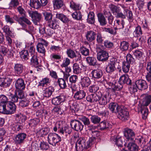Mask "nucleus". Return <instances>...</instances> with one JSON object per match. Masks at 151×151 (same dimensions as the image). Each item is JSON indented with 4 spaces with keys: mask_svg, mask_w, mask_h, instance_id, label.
<instances>
[{
    "mask_svg": "<svg viewBox=\"0 0 151 151\" xmlns=\"http://www.w3.org/2000/svg\"><path fill=\"white\" fill-rule=\"evenodd\" d=\"M118 29L116 27H114V29L111 28H105V31L109 32V33L115 35L117 34L116 30Z\"/></svg>",
    "mask_w": 151,
    "mask_h": 151,
    "instance_id": "nucleus-58",
    "label": "nucleus"
},
{
    "mask_svg": "<svg viewBox=\"0 0 151 151\" xmlns=\"http://www.w3.org/2000/svg\"><path fill=\"white\" fill-rule=\"evenodd\" d=\"M56 16V18L60 19L64 23H67L69 21L66 16L62 14L57 13Z\"/></svg>",
    "mask_w": 151,
    "mask_h": 151,
    "instance_id": "nucleus-38",
    "label": "nucleus"
},
{
    "mask_svg": "<svg viewBox=\"0 0 151 151\" xmlns=\"http://www.w3.org/2000/svg\"><path fill=\"white\" fill-rule=\"evenodd\" d=\"M141 114H142V118L143 119H146L148 114V110L146 106L142 107L140 110Z\"/></svg>",
    "mask_w": 151,
    "mask_h": 151,
    "instance_id": "nucleus-53",
    "label": "nucleus"
},
{
    "mask_svg": "<svg viewBox=\"0 0 151 151\" xmlns=\"http://www.w3.org/2000/svg\"><path fill=\"white\" fill-rule=\"evenodd\" d=\"M70 7L74 10L77 11L81 9L82 6L78 3L72 1L70 2Z\"/></svg>",
    "mask_w": 151,
    "mask_h": 151,
    "instance_id": "nucleus-43",
    "label": "nucleus"
},
{
    "mask_svg": "<svg viewBox=\"0 0 151 151\" xmlns=\"http://www.w3.org/2000/svg\"><path fill=\"white\" fill-rule=\"evenodd\" d=\"M57 82L61 89H65L67 88V86L66 81L64 79L59 78Z\"/></svg>",
    "mask_w": 151,
    "mask_h": 151,
    "instance_id": "nucleus-41",
    "label": "nucleus"
},
{
    "mask_svg": "<svg viewBox=\"0 0 151 151\" xmlns=\"http://www.w3.org/2000/svg\"><path fill=\"white\" fill-rule=\"evenodd\" d=\"M70 109L72 113H76L79 110L78 106L77 104L73 102L70 105Z\"/></svg>",
    "mask_w": 151,
    "mask_h": 151,
    "instance_id": "nucleus-54",
    "label": "nucleus"
},
{
    "mask_svg": "<svg viewBox=\"0 0 151 151\" xmlns=\"http://www.w3.org/2000/svg\"><path fill=\"white\" fill-rule=\"evenodd\" d=\"M30 102H33V101L28 98H24L19 101V106L22 107H26L28 106Z\"/></svg>",
    "mask_w": 151,
    "mask_h": 151,
    "instance_id": "nucleus-29",
    "label": "nucleus"
},
{
    "mask_svg": "<svg viewBox=\"0 0 151 151\" xmlns=\"http://www.w3.org/2000/svg\"><path fill=\"white\" fill-rule=\"evenodd\" d=\"M47 25L49 27L53 29H58L59 27L57 21L53 19L47 22Z\"/></svg>",
    "mask_w": 151,
    "mask_h": 151,
    "instance_id": "nucleus-28",
    "label": "nucleus"
},
{
    "mask_svg": "<svg viewBox=\"0 0 151 151\" xmlns=\"http://www.w3.org/2000/svg\"><path fill=\"white\" fill-rule=\"evenodd\" d=\"M80 51L81 54L84 56H87L89 55V50L84 46H81L80 47Z\"/></svg>",
    "mask_w": 151,
    "mask_h": 151,
    "instance_id": "nucleus-59",
    "label": "nucleus"
},
{
    "mask_svg": "<svg viewBox=\"0 0 151 151\" xmlns=\"http://www.w3.org/2000/svg\"><path fill=\"white\" fill-rule=\"evenodd\" d=\"M124 136L128 141H132L135 138V134L132 129L126 128L124 130Z\"/></svg>",
    "mask_w": 151,
    "mask_h": 151,
    "instance_id": "nucleus-13",
    "label": "nucleus"
},
{
    "mask_svg": "<svg viewBox=\"0 0 151 151\" xmlns=\"http://www.w3.org/2000/svg\"><path fill=\"white\" fill-rule=\"evenodd\" d=\"M16 109V106L13 102L9 101L6 103L7 114H12L14 113Z\"/></svg>",
    "mask_w": 151,
    "mask_h": 151,
    "instance_id": "nucleus-14",
    "label": "nucleus"
},
{
    "mask_svg": "<svg viewBox=\"0 0 151 151\" xmlns=\"http://www.w3.org/2000/svg\"><path fill=\"white\" fill-rule=\"evenodd\" d=\"M129 46L128 42L123 41L120 42V48L122 51H126L128 49Z\"/></svg>",
    "mask_w": 151,
    "mask_h": 151,
    "instance_id": "nucleus-40",
    "label": "nucleus"
},
{
    "mask_svg": "<svg viewBox=\"0 0 151 151\" xmlns=\"http://www.w3.org/2000/svg\"><path fill=\"white\" fill-rule=\"evenodd\" d=\"M151 103V94L146 93L143 99L142 104L144 106H148Z\"/></svg>",
    "mask_w": 151,
    "mask_h": 151,
    "instance_id": "nucleus-34",
    "label": "nucleus"
},
{
    "mask_svg": "<svg viewBox=\"0 0 151 151\" xmlns=\"http://www.w3.org/2000/svg\"><path fill=\"white\" fill-rule=\"evenodd\" d=\"M135 59L130 54H128L126 56V61L128 63L130 64H133L135 61Z\"/></svg>",
    "mask_w": 151,
    "mask_h": 151,
    "instance_id": "nucleus-63",
    "label": "nucleus"
},
{
    "mask_svg": "<svg viewBox=\"0 0 151 151\" xmlns=\"http://www.w3.org/2000/svg\"><path fill=\"white\" fill-rule=\"evenodd\" d=\"M119 82L123 85L126 83L127 84H130L132 83V81L129 78L128 75H123L120 77Z\"/></svg>",
    "mask_w": 151,
    "mask_h": 151,
    "instance_id": "nucleus-21",
    "label": "nucleus"
},
{
    "mask_svg": "<svg viewBox=\"0 0 151 151\" xmlns=\"http://www.w3.org/2000/svg\"><path fill=\"white\" fill-rule=\"evenodd\" d=\"M37 50L38 52L41 53L44 55H45L46 52V50L42 44L38 43L37 45Z\"/></svg>",
    "mask_w": 151,
    "mask_h": 151,
    "instance_id": "nucleus-49",
    "label": "nucleus"
},
{
    "mask_svg": "<svg viewBox=\"0 0 151 151\" xmlns=\"http://www.w3.org/2000/svg\"><path fill=\"white\" fill-rule=\"evenodd\" d=\"M85 138H81L78 140L76 143L75 147L76 151H82L86 149V145Z\"/></svg>",
    "mask_w": 151,
    "mask_h": 151,
    "instance_id": "nucleus-7",
    "label": "nucleus"
},
{
    "mask_svg": "<svg viewBox=\"0 0 151 151\" xmlns=\"http://www.w3.org/2000/svg\"><path fill=\"white\" fill-rule=\"evenodd\" d=\"M109 57V53L106 50H101L97 53V59L99 61H106L108 60Z\"/></svg>",
    "mask_w": 151,
    "mask_h": 151,
    "instance_id": "nucleus-9",
    "label": "nucleus"
},
{
    "mask_svg": "<svg viewBox=\"0 0 151 151\" xmlns=\"http://www.w3.org/2000/svg\"><path fill=\"white\" fill-rule=\"evenodd\" d=\"M71 129L77 131H81L82 130L84 126L80 121L74 119L71 120L70 122Z\"/></svg>",
    "mask_w": 151,
    "mask_h": 151,
    "instance_id": "nucleus-6",
    "label": "nucleus"
},
{
    "mask_svg": "<svg viewBox=\"0 0 151 151\" xmlns=\"http://www.w3.org/2000/svg\"><path fill=\"white\" fill-rule=\"evenodd\" d=\"M25 66L22 64L17 63L14 64V70L15 73L20 76L24 70Z\"/></svg>",
    "mask_w": 151,
    "mask_h": 151,
    "instance_id": "nucleus-17",
    "label": "nucleus"
},
{
    "mask_svg": "<svg viewBox=\"0 0 151 151\" xmlns=\"http://www.w3.org/2000/svg\"><path fill=\"white\" fill-rule=\"evenodd\" d=\"M96 33L94 31L89 30L87 31L86 34V37L87 40L91 42L96 39Z\"/></svg>",
    "mask_w": 151,
    "mask_h": 151,
    "instance_id": "nucleus-19",
    "label": "nucleus"
},
{
    "mask_svg": "<svg viewBox=\"0 0 151 151\" xmlns=\"http://www.w3.org/2000/svg\"><path fill=\"white\" fill-rule=\"evenodd\" d=\"M97 16L98 21L101 26H104L107 24V21L102 14L99 13L98 14Z\"/></svg>",
    "mask_w": 151,
    "mask_h": 151,
    "instance_id": "nucleus-35",
    "label": "nucleus"
},
{
    "mask_svg": "<svg viewBox=\"0 0 151 151\" xmlns=\"http://www.w3.org/2000/svg\"><path fill=\"white\" fill-rule=\"evenodd\" d=\"M92 78L94 80H96L101 78L103 75V72L100 69L93 70L91 72Z\"/></svg>",
    "mask_w": 151,
    "mask_h": 151,
    "instance_id": "nucleus-20",
    "label": "nucleus"
},
{
    "mask_svg": "<svg viewBox=\"0 0 151 151\" xmlns=\"http://www.w3.org/2000/svg\"><path fill=\"white\" fill-rule=\"evenodd\" d=\"M27 136L26 134L24 133H20L16 135L14 139L15 143L18 145L23 143Z\"/></svg>",
    "mask_w": 151,
    "mask_h": 151,
    "instance_id": "nucleus-8",
    "label": "nucleus"
},
{
    "mask_svg": "<svg viewBox=\"0 0 151 151\" xmlns=\"http://www.w3.org/2000/svg\"><path fill=\"white\" fill-rule=\"evenodd\" d=\"M109 7L113 14L116 18H124L125 17L123 13L121 11L119 7L113 4H110Z\"/></svg>",
    "mask_w": 151,
    "mask_h": 151,
    "instance_id": "nucleus-3",
    "label": "nucleus"
},
{
    "mask_svg": "<svg viewBox=\"0 0 151 151\" xmlns=\"http://www.w3.org/2000/svg\"><path fill=\"white\" fill-rule=\"evenodd\" d=\"M48 3V0H30V6L36 9L45 6Z\"/></svg>",
    "mask_w": 151,
    "mask_h": 151,
    "instance_id": "nucleus-1",
    "label": "nucleus"
},
{
    "mask_svg": "<svg viewBox=\"0 0 151 151\" xmlns=\"http://www.w3.org/2000/svg\"><path fill=\"white\" fill-rule=\"evenodd\" d=\"M66 99V97L65 96L61 94L53 98L52 100V103L55 105H58L65 102Z\"/></svg>",
    "mask_w": 151,
    "mask_h": 151,
    "instance_id": "nucleus-12",
    "label": "nucleus"
},
{
    "mask_svg": "<svg viewBox=\"0 0 151 151\" xmlns=\"http://www.w3.org/2000/svg\"><path fill=\"white\" fill-rule=\"evenodd\" d=\"M39 119L35 118L30 119L28 122V124L31 127H34L36 126L39 122Z\"/></svg>",
    "mask_w": 151,
    "mask_h": 151,
    "instance_id": "nucleus-52",
    "label": "nucleus"
},
{
    "mask_svg": "<svg viewBox=\"0 0 151 151\" xmlns=\"http://www.w3.org/2000/svg\"><path fill=\"white\" fill-rule=\"evenodd\" d=\"M43 14L45 17V19L47 21V22L53 19V16L51 13L45 12L43 13Z\"/></svg>",
    "mask_w": 151,
    "mask_h": 151,
    "instance_id": "nucleus-64",
    "label": "nucleus"
},
{
    "mask_svg": "<svg viewBox=\"0 0 151 151\" xmlns=\"http://www.w3.org/2000/svg\"><path fill=\"white\" fill-rule=\"evenodd\" d=\"M86 100L91 103L97 102L99 99V96L96 94H92L86 97Z\"/></svg>",
    "mask_w": 151,
    "mask_h": 151,
    "instance_id": "nucleus-26",
    "label": "nucleus"
},
{
    "mask_svg": "<svg viewBox=\"0 0 151 151\" xmlns=\"http://www.w3.org/2000/svg\"><path fill=\"white\" fill-rule=\"evenodd\" d=\"M135 85L139 90H144L147 89L148 85L146 81L144 80L139 79L136 81Z\"/></svg>",
    "mask_w": 151,
    "mask_h": 151,
    "instance_id": "nucleus-16",
    "label": "nucleus"
},
{
    "mask_svg": "<svg viewBox=\"0 0 151 151\" xmlns=\"http://www.w3.org/2000/svg\"><path fill=\"white\" fill-rule=\"evenodd\" d=\"M114 22V24L116 26L115 27L119 29L124 28L125 22L123 19H122L121 21L119 19H116Z\"/></svg>",
    "mask_w": 151,
    "mask_h": 151,
    "instance_id": "nucleus-37",
    "label": "nucleus"
},
{
    "mask_svg": "<svg viewBox=\"0 0 151 151\" xmlns=\"http://www.w3.org/2000/svg\"><path fill=\"white\" fill-rule=\"evenodd\" d=\"M73 18L77 20H81L82 19V15L80 11H76L72 14Z\"/></svg>",
    "mask_w": 151,
    "mask_h": 151,
    "instance_id": "nucleus-45",
    "label": "nucleus"
},
{
    "mask_svg": "<svg viewBox=\"0 0 151 151\" xmlns=\"http://www.w3.org/2000/svg\"><path fill=\"white\" fill-rule=\"evenodd\" d=\"M12 79L9 77L0 78V86L3 88L9 87L11 84Z\"/></svg>",
    "mask_w": 151,
    "mask_h": 151,
    "instance_id": "nucleus-15",
    "label": "nucleus"
},
{
    "mask_svg": "<svg viewBox=\"0 0 151 151\" xmlns=\"http://www.w3.org/2000/svg\"><path fill=\"white\" fill-rule=\"evenodd\" d=\"M15 17L17 18V19L18 18L16 15L14 16L13 18L11 17L9 15H6L5 16V19L7 23H9L11 25L14 22V21L13 18Z\"/></svg>",
    "mask_w": 151,
    "mask_h": 151,
    "instance_id": "nucleus-51",
    "label": "nucleus"
},
{
    "mask_svg": "<svg viewBox=\"0 0 151 151\" xmlns=\"http://www.w3.org/2000/svg\"><path fill=\"white\" fill-rule=\"evenodd\" d=\"M23 128L22 124L20 122H17L12 125V129L16 132L20 131L22 130Z\"/></svg>",
    "mask_w": 151,
    "mask_h": 151,
    "instance_id": "nucleus-36",
    "label": "nucleus"
},
{
    "mask_svg": "<svg viewBox=\"0 0 151 151\" xmlns=\"http://www.w3.org/2000/svg\"><path fill=\"white\" fill-rule=\"evenodd\" d=\"M37 94L34 88H28L27 91V96L28 97L29 96L32 97V99L33 100V98L35 99V96Z\"/></svg>",
    "mask_w": 151,
    "mask_h": 151,
    "instance_id": "nucleus-56",
    "label": "nucleus"
},
{
    "mask_svg": "<svg viewBox=\"0 0 151 151\" xmlns=\"http://www.w3.org/2000/svg\"><path fill=\"white\" fill-rule=\"evenodd\" d=\"M14 82L15 90L25 89L26 84L23 79L19 78L15 80Z\"/></svg>",
    "mask_w": 151,
    "mask_h": 151,
    "instance_id": "nucleus-11",
    "label": "nucleus"
},
{
    "mask_svg": "<svg viewBox=\"0 0 151 151\" xmlns=\"http://www.w3.org/2000/svg\"><path fill=\"white\" fill-rule=\"evenodd\" d=\"M53 5L55 8L59 9L63 5V1L62 0H55Z\"/></svg>",
    "mask_w": 151,
    "mask_h": 151,
    "instance_id": "nucleus-60",
    "label": "nucleus"
},
{
    "mask_svg": "<svg viewBox=\"0 0 151 151\" xmlns=\"http://www.w3.org/2000/svg\"><path fill=\"white\" fill-rule=\"evenodd\" d=\"M127 147L129 151H138V147L134 142H130L127 145Z\"/></svg>",
    "mask_w": 151,
    "mask_h": 151,
    "instance_id": "nucleus-39",
    "label": "nucleus"
},
{
    "mask_svg": "<svg viewBox=\"0 0 151 151\" xmlns=\"http://www.w3.org/2000/svg\"><path fill=\"white\" fill-rule=\"evenodd\" d=\"M34 41H29L26 44L25 47L29 53L32 55L35 53V48L34 45Z\"/></svg>",
    "mask_w": 151,
    "mask_h": 151,
    "instance_id": "nucleus-18",
    "label": "nucleus"
},
{
    "mask_svg": "<svg viewBox=\"0 0 151 151\" xmlns=\"http://www.w3.org/2000/svg\"><path fill=\"white\" fill-rule=\"evenodd\" d=\"M87 22L89 24H93L95 22V14L93 12H90L88 14L86 20Z\"/></svg>",
    "mask_w": 151,
    "mask_h": 151,
    "instance_id": "nucleus-32",
    "label": "nucleus"
},
{
    "mask_svg": "<svg viewBox=\"0 0 151 151\" xmlns=\"http://www.w3.org/2000/svg\"><path fill=\"white\" fill-rule=\"evenodd\" d=\"M55 89L52 86H50L46 88L43 91V95L46 97H49L52 95Z\"/></svg>",
    "mask_w": 151,
    "mask_h": 151,
    "instance_id": "nucleus-27",
    "label": "nucleus"
},
{
    "mask_svg": "<svg viewBox=\"0 0 151 151\" xmlns=\"http://www.w3.org/2000/svg\"><path fill=\"white\" fill-rule=\"evenodd\" d=\"M123 14L125 15V17L121 18L123 19H125L127 16L129 21L130 22H132L134 20V17L132 11L128 9L127 7L123 6Z\"/></svg>",
    "mask_w": 151,
    "mask_h": 151,
    "instance_id": "nucleus-10",
    "label": "nucleus"
},
{
    "mask_svg": "<svg viewBox=\"0 0 151 151\" xmlns=\"http://www.w3.org/2000/svg\"><path fill=\"white\" fill-rule=\"evenodd\" d=\"M99 104L101 105H106L107 102H109V100H107V98L106 95H104L101 97L99 96V99L98 100Z\"/></svg>",
    "mask_w": 151,
    "mask_h": 151,
    "instance_id": "nucleus-50",
    "label": "nucleus"
},
{
    "mask_svg": "<svg viewBox=\"0 0 151 151\" xmlns=\"http://www.w3.org/2000/svg\"><path fill=\"white\" fill-rule=\"evenodd\" d=\"M21 57L25 60H27L29 59V53L27 50H23L20 52Z\"/></svg>",
    "mask_w": 151,
    "mask_h": 151,
    "instance_id": "nucleus-57",
    "label": "nucleus"
},
{
    "mask_svg": "<svg viewBox=\"0 0 151 151\" xmlns=\"http://www.w3.org/2000/svg\"><path fill=\"white\" fill-rule=\"evenodd\" d=\"M47 139L49 144L54 146L61 140L60 137L58 134L52 133L48 134Z\"/></svg>",
    "mask_w": 151,
    "mask_h": 151,
    "instance_id": "nucleus-2",
    "label": "nucleus"
},
{
    "mask_svg": "<svg viewBox=\"0 0 151 151\" xmlns=\"http://www.w3.org/2000/svg\"><path fill=\"white\" fill-rule=\"evenodd\" d=\"M63 126L62 122L60 121H58L55 124V126L53 128V130L55 132H56L58 131V132Z\"/></svg>",
    "mask_w": 151,
    "mask_h": 151,
    "instance_id": "nucleus-61",
    "label": "nucleus"
},
{
    "mask_svg": "<svg viewBox=\"0 0 151 151\" xmlns=\"http://www.w3.org/2000/svg\"><path fill=\"white\" fill-rule=\"evenodd\" d=\"M51 80L47 77L43 78L39 82L40 86L42 87L46 86L50 83Z\"/></svg>",
    "mask_w": 151,
    "mask_h": 151,
    "instance_id": "nucleus-42",
    "label": "nucleus"
},
{
    "mask_svg": "<svg viewBox=\"0 0 151 151\" xmlns=\"http://www.w3.org/2000/svg\"><path fill=\"white\" fill-rule=\"evenodd\" d=\"M130 65L127 62L125 61L123 62L122 63V69L123 72L125 73L128 72Z\"/></svg>",
    "mask_w": 151,
    "mask_h": 151,
    "instance_id": "nucleus-44",
    "label": "nucleus"
},
{
    "mask_svg": "<svg viewBox=\"0 0 151 151\" xmlns=\"http://www.w3.org/2000/svg\"><path fill=\"white\" fill-rule=\"evenodd\" d=\"M50 128L46 127L40 129L37 133V135L40 137H43L46 135L50 131Z\"/></svg>",
    "mask_w": 151,
    "mask_h": 151,
    "instance_id": "nucleus-30",
    "label": "nucleus"
},
{
    "mask_svg": "<svg viewBox=\"0 0 151 151\" xmlns=\"http://www.w3.org/2000/svg\"><path fill=\"white\" fill-rule=\"evenodd\" d=\"M133 55L138 60L140 59L143 58V52L139 50H135L133 51Z\"/></svg>",
    "mask_w": 151,
    "mask_h": 151,
    "instance_id": "nucleus-47",
    "label": "nucleus"
},
{
    "mask_svg": "<svg viewBox=\"0 0 151 151\" xmlns=\"http://www.w3.org/2000/svg\"><path fill=\"white\" fill-rule=\"evenodd\" d=\"M28 13L32 19V21L36 25L38 23H39L42 19V16L40 13L38 12L37 11H32L30 10L28 11Z\"/></svg>",
    "mask_w": 151,
    "mask_h": 151,
    "instance_id": "nucleus-5",
    "label": "nucleus"
},
{
    "mask_svg": "<svg viewBox=\"0 0 151 151\" xmlns=\"http://www.w3.org/2000/svg\"><path fill=\"white\" fill-rule=\"evenodd\" d=\"M32 57L30 60L31 63L35 67H38L39 66V63L37 56L33 54L32 55Z\"/></svg>",
    "mask_w": 151,
    "mask_h": 151,
    "instance_id": "nucleus-46",
    "label": "nucleus"
},
{
    "mask_svg": "<svg viewBox=\"0 0 151 151\" xmlns=\"http://www.w3.org/2000/svg\"><path fill=\"white\" fill-rule=\"evenodd\" d=\"M118 114L117 117L122 121H126L129 118V114L128 111L124 109L122 107H121L119 109L117 112Z\"/></svg>",
    "mask_w": 151,
    "mask_h": 151,
    "instance_id": "nucleus-4",
    "label": "nucleus"
},
{
    "mask_svg": "<svg viewBox=\"0 0 151 151\" xmlns=\"http://www.w3.org/2000/svg\"><path fill=\"white\" fill-rule=\"evenodd\" d=\"M91 83L90 78L88 77H84L81 78L80 82L81 86L83 88L88 87L91 84Z\"/></svg>",
    "mask_w": 151,
    "mask_h": 151,
    "instance_id": "nucleus-22",
    "label": "nucleus"
},
{
    "mask_svg": "<svg viewBox=\"0 0 151 151\" xmlns=\"http://www.w3.org/2000/svg\"><path fill=\"white\" fill-rule=\"evenodd\" d=\"M109 108L112 113H117L119 109L121 107L118 106L117 104L114 102L110 103L109 105Z\"/></svg>",
    "mask_w": 151,
    "mask_h": 151,
    "instance_id": "nucleus-33",
    "label": "nucleus"
},
{
    "mask_svg": "<svg viewBox=\"0 0 151 151\" xmlns=\"http://www.w3.org/2000/svg\"><path fill=\"white\" fill-rule=\"evenodd\" d=\"M133 34L134 37H138L143 34V31L140 25L137 24L135 26Z\"/></svg>",
    "mask_w": 151,
    "mask_h": 151,
    "instance_id": "nucleus-25",
    "label": "nucleus"
},
{
    "mask_svg": "<svg viewBox=\"0 0 151 151\" xmlns=\"http://www.w3.org/2000/svg\"><path fill=\"white\" fill-rule=\"evenodd\" d=\"M73 72L74 73L78 74L80 73L81 69L79 65L76 63H74L73 65Z\"/></svg>",
    "mask_w": 151,
    "mask_h": 151,
    "instance_id": "nucleus-62",
    "label": "nucleus"
},
{
    "mask_svg": "<svg viewBox=\"0 0 151 151\" xmlns=\"http://www.w3.org/2000/svg\"><path fill=\"white\" fill-rule=\"evenodd\" d=\"M86 60L90 65L94 66L96 65L97 60L95 58L91 57H87L86 58Z\"/></svg>",
    "mask_w": 151,
    "mask_h": 151,
    "instance_id": "nucleus-48",
    "label": "nucleus"
},
{
    "mask_svg": "<svg viewBox=\"0 0 151 151\" xmlns=\"http://www.w3.org/2000/svg\"><path fill=\"white\" fill-rule=\"evenodd\" d=\"M72 132V129L68 125H66L64 126H63L58 132L62 134L67 135L68 134H70Z\"/></svg>",
    "mask_w": 151,
    "mask_h": 151,
    "instance_id": "nucleus-23",
    "label": "nucleus"
},
{
    "mask_svg": "<svg viewBox=\"0 0 151 151\" xmlns=\"http://www.w3.org/2000/svg\"><path fill=\"white\" fill-rule=\"evenodd\" d=\"M98 127L100 130H103L107 128H111V125L108 122L104 120L100 123Z\"/></svg>",
    "mask_w": 151,
    "mask_h": 151,
    "instance_id": "nucleus-31",
    "label": "nucleus"
},
{
    "mask_svg": "<svg viewBox=\"0 0 151 151\" xmlns=\"http://www.w3.org/2000/svg\"><path fill=\"white\" fill-rule=\"evenodd\" d=\"M78 118L82 121L85 125H88L90 124L89 119L85 116L81 115L79 116Z\"/></svg>",
    "mask_w": 151,
    "mask_h": 151,
    "instance_id": "nucleus-55",
    "label": "nucleus"
},
{
    "mask_svg": "<svg viewBox=\"0 0 151 151\" xmlns=\"http://www.w3.org/2000/svg\"><path fill=\"white\" fill-rule=\"evenodd\" d=\"M86 93L83 90H79L75 93L73 97L76 100H80L85 98Z\"/></svg>",
    "mask_w": 151,
    "mask_h": 151,
    "instance_id": "nucleus-24",
    "label": "nucleus"
}]
</instances>
